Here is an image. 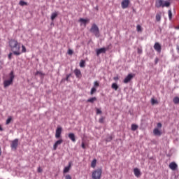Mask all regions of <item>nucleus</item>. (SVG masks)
I'll list each match as a JSON object with an SVG mask.
<instances>
[{
  "mask_svg": "<svg viewBox=\"0 0 179 179\" xmlns=\"http://www.w3.org/2000/svg\"><path fill=\"white\" fill-rule=\"evenodd\" d=\"M173 103H174L175 104H178V103H179V98H178V96H176V97L173 99Z\"/></svg>",
  "mask_w": 179,
  "mask_h": 179,
  "instance_id": "nucleus-30",
  "label": "nucleus"
},
{
  "mask_svg": "<svg viewBox=\"0 0 179 179\" xmlns=\"http://www.w3.org/2000/svg\"><path fill=\"white\" fill-rule=\"evenodd\" d=\"M0 131H3V129L2 128V126H1V125H0Z\"/></svg>",
  "mask_w": 179,
  "mask_h": 179,
  "instance_id": "nucleus-51",
  "label": "nucleus"
},
{
  "mask_svg": "<svg viewBox=\"0 0 179 179\" xmlns=\"http://www.w3.org/2000/svg\"><path fill=\"white\" fill-rule=\"evenodd\" d=\"M94 87H99V86H100V84L97 82V81H95L94 83Z\"/></svg>",
  "mask_w": 179,
  "mask_h": 179,
  "instance_id": "nucleus-36",
  "label": "nucleus"
},
{
  "mask_svg": "<svg viewBox=\"0 0 179 179\" xmlns=\"http://www.w3.org/2000/svg\"><path fill=\"white\" fill-rule=\"evenodd\" d=\"M14 79H15V75H13V71H11L10 73L9 80H6L3 81L4 87H8V86H10V85H13Z\"/></svg>",
  "mask_w": 179,
  "mask_h": 179,
  "instance_id": "nucleus-4",
  "label": "nucleus"
},
{
  "mask_svg": "<svg viewBox=\"0 0 179 179\" xmlns=\"http://www.w3.org/2000/svg\"><path fill=\"white\" fill-rule=\"evenodd\" d=\"M65 179H72V177L71 176V175H66L65 176Z\"/></svg>",
  "mask_w": 179,
  "mask_h": 179,
  "instance_id": "nucleus-43",
  "label": "nucleus"
},
{
  "mask_svg": "<svg viewBox=\"0 0 179 179\" xmlns=\"http://www.w3.org/2000/svg\"><path fill=\"white\" fill-rule=\"evenodd\" d=\"M0 69H1V67H0Z\"/></svg>",
  "mask_w": 179,
  "mask_h": 179,
  "instance_id": "nucleus-55",
  "label": "nucleus"
},
{
  "mask_svg": "<svg viewBox=\"0 0 179 179\" xmlns=\"http://www.w3.org/2000/svg\"><path fill=\"white\" fill-rule=\"evenodd\" d=\"M61 134H62V127H57L55 133V138L59 139L61 138Z\"/></svg>",
  "mask_w": 179,
  "mask_h": 179,
  "instance_id": "nucleus-6",
  "label": "nucleus"
},
{
  "mask_svg": "<svg viewBox=\"0 0 179 179\" xmlns=\"http://www.w3.org/2000/svg\"><path fill=\"white\" fill-rule=\"evenodd\" d=\"M68 54H69V55H72V54H73V50H71V49H69Z\"/></svg>",
  "mask_w": 179,
  "mask_h": 179,
  "instance_id": "nucleus-38",
  "label": "nucleus"
},
{
  "mask_svg": "<svg viewBox=\"0 0 179 179\" xmlns=\"http://www.w3.org/2000/svg\"><path fill=\"white\" fill-rule=\"evenodd\" d=\"M138 129V125L136 124H131V131H136Z\"/></svg>",
  "mask_w": 179,
  "mask_h": 179,
  "instance_id": "nucleus-28",
  "label": "nucleus"
},
{
  "mask_svg": "<svg viewBox=\"0 0 179 179\" xmlns=\"http://www.w3.org/2000/svg\"><path fill=\"white\" fill-rule=\"evenodd\" d=\"M79 22L80 23H83V24H85V26H86V23H87V22H89V20H86V19H84V18H80L79 20Z\"/></svg>",
  "mask_w": 179,
  "mask_h": 179,
  "instance_id": "nucleus-20",
  "label": "nucleus"
},
{
  "mask_svg": "<svg viewBox=\"0 0 179 179\" xmlns=\"http://www.w3.org/2000/svg\"><path fill=\"white\" fill-rule=\"evenodd\" d=\"M8 44L14 55H20V54H22V52H20V43H19L17 41L11 39L9 41Z\"/></svg>",
  "mask_w": 179,
  "mask_h": 179,
  "instance_id": "nucleus-1",
  "label": "nucleus"
},
{
  "mask_svg": "<svg viewBox=\"0 0 179 179\" xmlns=\"http://www.w3.org/2000/svg\"><path fill=\"white\" fill-rule=\"evenodd\" d=\"M12 55H13L12 52H10L8 54V59H12Z\"/></svg>",
  "mask_w": 179,
  "mask_h": 179,
  "instance_id": "nucleus-46",
  "label": "nucleus"
},
{
  "mask_svg": "<svg viewBox=\"0 0 179 179\" xmlns=\"http://www.w3.org/2000/svg\"><path fill=\"white\" fill-rule=\"evenodd\" d=\"M99 122H100V124H104V117H101L99 118Z\"/></svg>",
  "mask_w": 179,
  "mask_h": 179,
  "instance_id": "nucleus-34",
  "label": "nucleus"
},
{
  "mask_svg": "<svg viewBox=\"0 0 179 179\" xmlns=\"http://www.w3.org/2000/svg\"><path fill=\"white\" fill-rule=\"evenodd\" d=\"M151 103L152 106H155V104H159V102H157V100L152 98L151 99Z\"/></svg>",
  "mask_w": 179,
  "mask_h": 179,
  "instance_id": "nucleus-27",
  "label": "nucleus"
},
{
  "mask_svg": "<svg viewBox=\"0 0 179 179\" xmlns=\"http://www.w3.org/2000/svg\"><path fill=\"white\" fill-rule=\"evenodd\" d=\"M96 114H101V109H99V108H96Z\"/></svg>",
  "mask_w": 179,
  "mask_h": 179,
  "instance_id": "nucleus-40",
  "label": "nucleus"
},
{
  "mask_svg": "<svg viewBox=\"0 0 179 179\" xmlns=\"http://www.w3.org/2000/svg\"><path fill=\"white\" fill-rule=\"evenodd\" d=\"M96 164H97V160L96 159H94L91 163V167H92V169H94L96 167Z\"/></svg>",
  "mask_w": 179,
  "mask_h": 179,
  "instance_id": "nucleus-19",
  "label": "nucleus"
},
{
  "mask_svg": "<svg viewBox=\"0 0 179 179\" xmlns=\"http://www.w3.org/2000/svg\"><path fill=\"white\" fill-rule=\"evenodd\" d=\"M118 79H120V78H118V76H115V77L113 78V80H115V82H117V80H118Z\"/></svg>",
  "mask_w": 179,
  "mask_h": 179,
  "instance_id": "nucleus-47",
  "label": "nucleus"
},
{
  "mask_svg": "<svg viewBox=\"0 0 179 179\" xmlns=\"http://www.w3.org/2000/svg\"><path fill=\"white\" fill-rule=\"evenodd\" d=\"M130 1L129 0H123L121 3V6L122 9H127L129 6Z\"/></svg>",
  "mask_w": 179,
  "mask_h": 179,
  "instance_id": "nucleus-8",
  "label": "nucleus"
},
{
  "mask_svg": "<svg viewBox=\"0 0 179 179\" xmlns=\"http://www.w3.org/2000/svg\"><path fill=\"white\" fill-rule=\"evenodd\" d=\"M17 145H19V140L16 138L12 141L11 149H14V150H16V149H17Z\"/></svg>",
  "mask_w": 179,
  "mask_h": 179,
  "instance_id": "nucleus-7",
  "label": "nucleus"
},
{
  "mask_svg": "<svg viewBox=\"0 0 179 179\" xmlns=\"http://www.w3.org/2000/svg\"><path fill=\"white\" fill-rule=\"evenodd\" d=\"M153 134H154V135H156L157 136H160V135H162V131H160V130H159V129L155 128L153 130Z\"/></svg>",
  "mask_w": 179,
  "mask_h": 179,
  "instance_id": "nucleus-17",
  "label": "nucleus"
},
{
  "mask_svg": "<svg viewBox=\"0 0 179 179\" xmlns=\"http://www.w3.org/2000/svg\"><path fill=\"white\" fill-rule=\"evenodd\" d=\"M177 167H178V166L176 162H171L169 164V169H171V170H177Z\"/></svg>",
  "mask_w": 179,
  "mask_h": 179,
  "instance_id": "nucleus-13",
  "label": "nucleus"
},
{
  "mask_svg": "<svg viewBox=\"0 0 179 179\" xmlns=\"http://www.w3.org/2000/svg\"><path fill=\"white\" fill-rule=\"evenodd\" d=\"M38 173H43V169H41V167L38 168Z\"/></svg>",
  "mask_w": 179,
  "mask_h": 179,
  "instance_id": "nucleus-45",
  "label": "nucleus"
},
{
  "mask_svg": "<svg viewBox=\"0 0 179 179\" xmlns=\"http://www.w3.org/2000/svg\"><path fill=\"white\" fill-rule=\"evenodd\" d=\"M111 87H112V89H113V90L117 91V90H118L119 87H118V85H117V83H114L112 84Z\"/></svg>",
  "mask_w": 179,
  "mask_h": 179,
  "instance_id": "nucleus-21",
  "label": "nucleus"
},
{
  "mask_svg": "<svg viewBox=\"0 0 179 179\" xmlns=\"http://www.w3.org/2000/svg\"><path fill=\"white\" fill-rule=\"evenodd\" d=\"M137 52H138V54H142V49L138 48Z\"/></svg>",
  "mask_w": 179,
  "mask_h": 179,
  "instance_id": "nucleus-44",
  "label": "nucleus"
},
{
  "mask_svg": "<svg viewBox=\"0 0 179 179\" xmlns=\"http://www.w3.org/2000/svg\"><path fill=\"white\" fill-rule=\"evenodd\" d=\"M168 15L169 20H171V19H173V13L171 12V10H169Z\"/></svg>",
  "mask_w": 179,
  "mask_h": 179,
  "instance_id": "nucleus-25",
  "label": "nucleus"
},
{
  "mask_svg": "<svg viewBox=\"0 0 179 179\" xmlns=\"http://www.w3.org/2000/svg\"><path fill=\"white\" fill-rule=\"evenodd\" d=\"M96 90H97L96 89V87H93L91 89L90 94H91V95L94 94V93H96Z\"/></svg>",
  "mask_w": 179,
  "mask_h": 179,
  "instance_id": "nucleus-29",
  "label": "nucleus"
},
{
  "mask_svg": "<svg viewBox=\"0 0 179 179\" xmlns=\"http://www.w3.org/2000/svg\"><path fill=\"white\" fill-rule=\"evenodd\" d=\"M1 155H2V150H1V147H0V156H1Z\"/></svg>",
  "mask_w": 179,
  "mask_h": 179,
  "instance_id": "nucleus-53",
  "label": "nucleus"
},
{
  "mask_svg": "<svg viewBox=\"0 0 179 179\" xmlns=\"http://www.w3.org/2000/svg\"><path fill=\"white\" fill-rule=\"evenodd\" d=\"M62 142H64V140H62V138L57 141L53 145V150H57V148H58V146H59V145H62Z\"/></svg>",
  "mask_w": 179,
  "mask_h": 179,
  "instance_id": "nucleus-10",
  "label": "nucleus"
},
{
  "mask_svg": "<svg viewBox=\"0 0 179 179\" xmlns=\"http://www.w3.org/2000/svg\"><path fill=\"white\" fill-rule=\"evenodd\" d=\"M107 49L106 48H101L96 50V55L99 56L100 54H106Z\"/></svg>",
  "mask_w": 179,
  "mask_h": 179,
  "instance_id": "nucleus-11",
  "label": "nucleus"
},
{
  "mask_svg": "<svg viewBox=\"0 0 179 179\" xmlns=\"http://www.w3.org/2000/svg\"><path fill=\"white\" fill-rule=\"evenodd\" d=\"M156 8H169L170 6L169 1H163V0H157L155 1Z\"/></svg>",
  "mask_w": 179,
  "mask_h": 179,
  "instance_id": "nucleus-2",
  "label": "nucleus"
},
{
  "mask_svg": "<svg viewBox=\"0 0 179 179\" xmlns=\"http://www.w3.org/2000/svg\"><path fill=\"white\" fill-rule=\"evenodd\" d=\"M134 176H135L136 177H137V178L141 177V174H142V173H141V171H140L139 169H138V168H135V169H134Z\"/></svg>",
  "mask_w": 179,
  "mask_h": 179,
  "instance_id": "nucleus-14",
  "label": "nucleus"
},
{
  "mask_svg": "<svg viewBox=\"0 0 179 179\" xmlns=\"http://www.w3.org/2000/svg\"><path fill=\"white\" fill-rule=\"evenodd\" d=\"M90 33L95 35V37H100V30L96 24H93L90 29Z\"/></svg>",
  "mask_w": 179,
  "mask_h": 179,
  "instance_id": "nucleus-3",
  "label": "nucleus"
},
{
  "mask_svg": "<svg viewBox=\"0 0 179 179\" xmlns=\"http://www.w3.org/2000/svg\"><path fill=\"white\" fill-rule=\"evenodd\" d=\"M103 171L101 169H96L92 172V179H100L101 178V174Z\"/></svg>",
  "mask_w": 179,
  "mask_h": 179,
  "instance_id": "nucleus-5",
  "label": "nucleus"
},
{
  "mask_svg": "<svg viewBox=\"0 0 179 179\" xmlns=\"http://www.w3.org/2000/svg\"><path fill=\"white\" fill-rule=\"evenodd\" d=\"M111 48H113V45L111 44H109L106 48H105L106 51H108V50H111Z\"/></svg>",
  "mask_w": 179,
  "mask_h": 179,
  "instance_id": "nucleus-33",
  "label": "nucleus"
},
{
  "mask_svg": "<svg viewBox=\"0 0 179 179\" xmlns=\"http://www.w3.org/2000/svg\"><path fill=\"white\" fill-rule=\"evenodd\" d=\"M71 75H67L66 78V80H69V78H70Z\"/></svg>",
  "mask_w": 179,
  "mask_h": 179,
  "instance_id": "nucleus-49",
  "label": "nucleus"
},
{
  "mask_svg": "<svg viewBox=\"0 0 179 179\" xmlns=\"http://www.w3.org/2000/svg\"><path fill=\"white\" fill-rule=\"evenodd\" d=\"M19 5H20V6H24V5H27V3L21 0L19 3Z\"/></svg>",
  "mask_w": 179,
  "mask_h": 179,
  "instance_id": "nucleus-32",
  "label": "nucleus"
},
{
  "mask_svg": "<svg viewBox=\"0 0 179 179\" xmlns=\"http://www.w3.org/2000/svg\"><path fill=\"white\" fill-rule=\"evenodd\" d=\"M81 147L83 149H86V145H85L84 142H82Z\"/></svg>",
  "mask_w": 179,
  "mask_h": 179,
  "instance_id": "nucleus-42",
  "label": "nucleus"
},
{
  "mask_svg": "<svg viewBox=\"0 0 179 179\" xmlns=\"http://www.w3.org/2000/svg\"><path fill=\"white\" fill-rule=\"evenodd\" d=\"M10 121H12V117H10L6 120V125H9V124H10Z\"/></svg>",
  "mask_w": 179,
  "mask_h": 179,
  "instance_id": "nucleus-31",
  "label": "nucleus"
},
{
  "mask_svg": "<svg viewBox=\"0 0 179 179\" xmlns=\"http://www.w3.org/2000/svg\"><path fill=\"white\" fill-rule=\"evenodd\" d=\"M97 101V98L96 97H92V98H90L89 99H87V103H93L94 101Z\"/></svg>",
  "mask_w": 179,
  "mask_h": 179,
  "instance_id": "nucleus-24",
  "label": "nucleus"
},
{
  "mask_svg": "<svg viewBox=\"0 0 179 179\" xmlns=\"http://www.w3.org/2000/svg\"><path fill=\"white\" fill-rule=\"evenodd\" d=\"M176 50H177L178 51H179V45H177Z\"/></svg>",
  "mask_w": 179,
  "mask_h": 179,
  "instance_id": "nucleus-52",
  "label": "nucleus"
},
{
  "mask_svg": "<svg viewBox=\"0 0 179 179\" xmlns=\"http://www.w3.org/2000/svg\"><path fill=\"white\" fill-rule=\"evenodd\" d=\"M22 52H26V47L24 45H22Z\"/></svg>",
  "mask_w": 179,
  "mask_h": 179,
  "instance_id": "nucleus-37",
  "label": "nucleus"
},
{
  "mask_svg": "<svg viewBox=\"0 0 179 179\" xmlns=\"http://www.w3.org/2000/svg\"><path fill=\"white\" fill-rule=\"evenodd\" d=\"M111 141H113V136H111L106 139V142H111Z\"/></svg>",
  "mask_w": 179,
  "mask_h": 179,
  "instance_id": "nucleus-39",
  "label": "nucleus"
},
{
  "mask_svg": "<svg viewBox=\"0 0 179 179\" xmlns=\"http://www.w3.org/2000/svg\"><path fill=\"white\" fill-rule=\"evenodd\" d=\"M57 16H58V13L57 12H55V13H52L51 20H54L55 19V17H57Z\"/></svg>",
  "mask_w": 179,
  "mask_h": 179,
  "instance_id": "nucleus-22",
  "label": "nucleus"
},
{
  "mask_svg": "<svg viewBox=\"0 0 179 179\" xmlns=\"http://www.w3.org/2000/svg\"><path fill=\"white\" fill-rule=\"evenodd\" d=\"M157 126L158 128H162V123H157Z\"/></svg>",
  "mask_w": 179,
  "mask_h": 179,
  "instance_id": "nucleus-48",
  "label": "nucleus"
},
{
  "mask_svg": "<svg viewBox=\"0 0 179 179\" xmlns=\"http://www.w3.org/2000/svg\"><path fill=\"white\" fill-rule=\"evenodd\" d=\"M71 167H72V163L69 162V166H66L63 171V173L66 174V173H69V171L71 170Z\"/></svg>",
  "mask_w": 179,
  "mask_h": 179,
  "instance_id": "nucleus-16",
  "label": "nucleus"
},
{
  "mask_svg": "<svg viewBox=\"0 0 179 179\" xmlns=\"http://www.w3.org/2000/svg\"><path fill=\"white\" fill-rule=\"evenodd\" d=\"M155 19L157 22H160V20H162V15H160V14H157Z\"/></svg>",
  "mask_w": 179,
  "mask_h": 179,
  "instance_id": "nucleus-26",
  "label": "nucleus"
},
{
  "mask_svg": "<svg viewBox=\"0 0 179 179\" xmlns=\"http://www.w3.org/2000/svg\"><path fill=\"white\" fill-rule=\"evenodd\" d=\"M74 73L76 76V78H82V72H80V70L76 69L74 70Z\"/></svg>",
  "mask_w": 179,
  "mask_h": 179,
  "instance_id": "nucleus-15",
  "label": "nucleus"
},
{
  "mask_svg": "<svg viewBox=\"0 0 179 179\" xmlns=\"http://www.w3.org/2000/svg\"><path fill=\"white\" fill-rule=\"evenodd\" d=\"M154 50H155V51L157 52H162V45H160V43L158 42H156L154 45Z\"/></svg>",
  "mask_w": 179,
  "mask_h": 179,
  "instance_id": "nucleus-9",
  "label": "nucleus"
},
{
  "mask_svg": "<svg viewBox=\"0 0 179 179\" xmlns=\"http://www.w3.org/2000/svg\"><path fill=\"white\" fill-rule=\"evenodd\" d=\"M69 138L73 142H76V138H75V134H73V133L69 134Z\"/></svg>",
  "mask_w": 179,
  "mask_h": 179,
  "instance_id": "nucleus-18",
  "label": "nucleus"
},
{
  "mask_svg": "<svg viewBox=\"0 0 179 179\" xmlns=\"http://www.w3.org/2000/svg\"><path fill=\"white\" fill-rule=\"evenodd\" d=\"M134 78V76L132 74H128V76L124 78V83H129V82H131V80Z\"/></svg>",
  "mask_w": 179,
  "mask_h": 179,
  "instance_id": "nucleus-12",
  "label": "nucleus"
},
{
  "mask_svg": "<svg viewBox=\"0 0 179 179\" xmlns=\"http://www.w3.org/2000/svg\"><path fill=\"white\" fill-rule=\"evenodd\" d=\"M80 68H85V66H86V62L85 60H81L80 62Z\"/></svg>",
  "mask_w": 179,
  "mask_h": 179,
  "instance_id": "nucleus-23",
  "label": "nucleus"
},
{
  "mask_svg": "<svg viewBox=\"0 0 179 179\" xmlns=\"http://www.w3.org/2000/svg\"><path fill=\"white\" fill-rule=\"evenodd\" d=\"M174 29H176V30H179V25L177 27H175Z\"/></svg>",
  "mask_w": 179,
  "mask_h": 179,
  "instance_id": "nucleus-50",
  "label": "nucleus"
},
{
  "mask_svg": "<svg viewBox=\"0 0 179 179\" xmlns=\"http://www.w3.org/2000/svg\"><path fill=\"white\" fill-rule=\"evenodd\" d=\"M136 30L137 31H142V27H141V25H137Z\"/></svg>",
  "mask_w": 179,
  "mask_h": 179,
  "instance_id": "nucleus-35",
  "label": "nucleus"
},
{
  "mask_svg": "<svg viewBox=\"0 0 179 179\" xmlns=\"http://www.w3.org/2000/svg\"><path fill=\"white\" fill-rule=\"evenodd\" d=\"M157 61H159V59L157 58L155 60V64H157Z\"/></svg>",
  "mask_w": 179,
  "mask_h": 179,
  "instance_id": "nucleus-54",
  "label": "nucleus"
},
{
  "mask_svg": "<svg viewBox=\"0 0 179 179\" xmlns=\"http://www.w3.org/2000/svg\"><path fill=\"white\" fill-rule=\"evenodd\" d=\"M36 75H41V76H44V73L41 71H37Z\"/></svg>",
  "mask_w": 179,
  "mask_h": 179,
  "instance_id": "nucleus-41",
  "label": "nucleus"
}]
</instances>
